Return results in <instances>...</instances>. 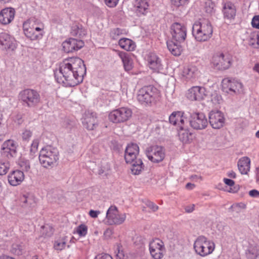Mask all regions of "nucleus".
Returning a JSON list of instances; mask_svg holds the SVG:
<instances>
[{
    "label": "nucleus",
    "instance_id": "obj_1",
    "mask_svg": "<svg viewBox=\"0 0 259 259\" xmlns=\"http://www.w3.org/2000/svg\"><path fill=\"white\" fill-rule=\"evenodd\" d=\"M85 73L83 61L78 57H72L60 63L59 71L55 73V77L59 83L66 87H74L82 81Z\"/></svg>",
    "mask_w": 259,
    "mask_h": 259
},
{
    "label": "nucleus",
    "instance_id": "obj_2",
    "mask_svg": "<svg viewBox=\"0 0 259 259\" xmlns=\"http://www.w3.org/2000/svg\"><path fill=\"white\" fill-rule=\"evenodd\" d=\"M213 29L209 20L200 19L194 23L192 27V34L198 41H205L212 35Z\"/></svg>",
    "mask_w": 259,
    "mask_h": 259
},
{
    "label": "nucleus",
    "instance_id": "obj_3",
    "mask_svg": "<svg viewBox=\"0 0 259 259\" xmlns=\"http://www.w3.org/2000/svg\"><path fill=\"white\" fill-rule=\"evenodd\" d=\"M160 91L153 85L145 86L137 93V99L142 105L147 106L155 104L159 100Z\"/></svg>",
    "mask_w": 259,
    "mask_h": 259
},
{
    "label": "nucleus",
    "instance_id": "obj_4",
    "mask_svg": "<svg viewBox=\"0 0 259 259\" xmlns=\"http://www.w3.org/2000/svg\"><path fill=\"white\" fill-rule=\"evenodd\" d=\"M59 160V151L56 148L47 146L42 148L39 155L40 164L45 168L53 167Z\"/></svg>",
    "mask_w": 259,
    "mask_h": 259
},
{
    "label": "nucleus",
    "instance_id": "obj_5",
    "mask_svg": "<svg viewBox=\"0 0 259 259\" xmlns=\"http://www.w3.org/2000/svg\"><path fill=\"white\" fill-rule=\"evenodd\" d=\"M23 28L25 36L31 40L39 39L43 35L44 26L34 18L24 22Z\"/></svg>",
    "mask_w": 259,
    "mask_h": 259
},
{
    "label": "nucleus",
    "instance_id": "obj_6",
    "mask_svg": "<svg viewBox=\"0 0 259 259\" xmlns=\"http://www.w3.org/2000/svg\"><path fill=\"white\" fill-rule=\"evenodd\" d=\"M18 98L23 105L29 108L34 107L40 102L39 93L33 89L22 90L19 93Z\"/></svg>",
    "mask_w": 259,
    "mask_h": 259
},
{
    "label": "nucleus",
    "instance_id": "obj_7",
    "mask_svg": "<svg viewBox=\"0 0 259 259\" xmlns=\"http://www.w3.org/2000/svg\"><path fill=\"white\" fill-rule=\"evenodd\" d=\"M215 248L213 242L208 240L203 236H199L194 243L195 252L201 256H206L211 254Z\"/></svg>",
    "mask_w": 259,
    "mask_h": 259
},
{
    "label": "nucleus",
    "instance_id": "obj_8",
    "mask_svg": "<svg viewBox=\"0 0 259 259\" xmlns=\"http://www.w3.org/2000/svg\"><path fill=\"white\" fill-rule=\"evenodd\" d=\"M211 64L214 69L224 70L231 66L232 64L231 57L228 54L217 52L213 55Z\"/></svg>",
    "mask_w": 259,
    "mask_h": 259
},
{
    "label": "nucleus",
    "instance_id": "obj_9",
    "mask_svg": "<svg viewBox=\"0 0 259 259\" xmlns=\"http://www.w3.org/2000/svg\"><path fill=\"white\" fill-rule=\"evenodd\" d=\"M132 111L127 107H120L113 110L109 114V119L115 123L125 122L129 120L132 116Z\"/></svg>",
    "mask_w": 259,
    "mask_h": 259
},
{
    "label": "nucleus",
    "instance_id": "obj_10",
    "mask_svg": "<svg viewBox=\"0 0 259 259\" xmlns=\"http://www.w3.org/2000/svg\"><path fill=\"white\" fill-rule=\"evenodd\" d=\"M106 223L109 225H120L123 224L126 218L125 213H120L117 207L111 206L106 212Z\"/></svg>",
    "mask_w": 259,
    "mask_h": 259
},
{
    "label": "nucleus",
    "instance_id": "obj_11",
    "mask_svg": "<svg viewBox=\"0 0 259 259\" xmlns=\"http://www.w3.org/2000/svg\"><path fill=\"white\" fill-rule=\"evenodd\" d=\"M189 122L190 126L194 130L205 129L208 125V120L204 113L193 112L190 114Z\"/></svg>",
    "mask_w": 259,
    "mask_h": 259
},
{
    "label": "nucleus",
    "instance_id": "obj_12",
    "mask_svg": "<svg viewBox=\"0 0 259 259\" xmlns=\"http://www.w3.org/2000/svg\"><path fill=\"white\" fill-rule=\"evenodd\" d=\"M146 154L148 159L153 163L161 162L165 155L164 148L157 145L147 148L146 150Z\"/></svg>",
    "mask_w": 259,
    "mask_h": 259
},
{
    "label": "nucleus",
    "instance_id": "obj_13",
    "mask_svg": "<svg viewBox=\"0 0 259 259\" xmlns=\"http://www.w3.org/2000/svg\"><path fill=\"white\" fill-rule=\"evenodd\" d=\"M170 34L172 39L176 42H184L187 36V28L183 24L175 22L170 27Z\"/></svg>",
    "mask_w": 259,
    "mask_h": 259
},
{
    "label": "nucleus",
    "instance_id": "obj_14",
    "mask_svg": "<svg viewBox=\"0 0 259 259\" xmlns=\"http://www.w3.org/2000/svg\"><path fill=\"white\" fill-rule=\"evenodd\" d=\"M149 251L153 258L161 259L165 251L163 242L158 238L153 239L149 243Z\"/></svg>",
    "mask_w": 259,
    "mask_h": 259
},
{
    "label": "nucleus",
    "instance_id": "obj_15",
    "mask_svg": "<svg viewBox=\"0 0 259 259\" xmlns=\"http://www.w3.org/2000/svg\"><path fill=\"white\" fill-rule=\"evenodd\" d=\"M222 87L226 92L234 93H240L242 91V83L234 78H226L222 81Z\"/></svg>",
    "mask_w": 259,
    "mask_h": 259
},
{
    "label": "nucleus",
    "instance_id": "obj_16",
    "mask_svg": "<svg viewBox=\"0 0 259 259\" xmlns=\"http://www.w3.org/2000/svg\"><path fill=\"white\" fill-rule=\"evenodd\" d=\"M209 123L214 129H220L224 126L225 117L222 112L219 111H212L209 115Z\"/></svg>",
    "mask_w": 259,
    "mask_h": 259
},
{
    "label": "nucleus",
    "instance_id": "obj_17",
    "mask_svg": "<svg viewBox=\"0 0 259 259\" xmlns=\"http://www.w3.org/2000/svg\"><path fill=\"white\" fill-rule=\"evenodd\" d=\"M83 127L88 131L96 129L98 126V120L96 114L88 112L85 113L82 120Z\"/></svg>",
    "mask_w": 259,
    "mask_h": 259
},
{
    "label": "nucleus",
    "instance_id": "obj_18",
    "mask_svg": "<svg viewBox=\"0 0 259 259\" xmlns=\"http://www.w3.org/2000/svg\"><path fill=\"white\" fill-rule=\"evenodd\" d=\"M84 46V42L81 39L70 38L62 43V47L64 52L70 53L77 51Z\"/></svg>",
    "mask_w": 259,
    "mask_h": 259
},
{
    "label": "nucleus",
    "instance_id": "obj_19",
    "mask_svg": "<svg viewBox=\"0 0 259 259\" xmlns=\"http://www.w3.org/2000/svg\"><path fill=\"white\" fill-rule=\"evenodd\" d=\"M139 153V147L137 144L131 143L128 144L125 150L124 159L126 163H131L137 158Z\"/></svg>",
    "mask_w": 259,
    "mask_h": 259
},
{
    "label": "nucleus",
    "instance_id": "obj_20",
    "mask_svg": "<svg viewBox=\"0 0 259 259\" xmlns=\"http://www.w3.org/2000/svg\"><path fill=\"white\" fill-rule=\"evenodd\" d=\"M206 95V90L204 88L196 86L189 90L187 97L192 101L201 100Z\"/></svg>",
    "mask_w": 259,
    "mask_h": 259
},
{
    "label": "nucleus",
    "instance_id": "obj_21",
    "mask_svg": "<svg viewBox=\"0 0 259 259\" xmlns=\"http://www.w3.org/2000/svg\"><path fill=\"white\" fill-rule=\"evenodd\" d=\"M17 146L14 141L8 140L5 141L2 146L1 152L8 158L14 157L16 153Z\"/></svg>",
    "mask_w": 259,
    "mask_h": 259
},
{
    "label": "nucleus",
    "instance_id": "obj_22",
    "mask_svg": "<svg viewBox=\"0 0 259 259\" xmlns=\"http://www.w3.org/2000/svg\"><path fill=\"white\" fill-rule=\"evenodd\" d=\"M184 113L182 111L173 112L169 117L171 124L177 125L180 129L185 127V121L186 118L184 116Z\"/></svg>",
    "mask_w": 259,
    "mask_h": 259
},
{
    "label": "nucleus",
    "instance_id": "obj_23",
    "mask_svg": "<svg viewBox=\"0 0 259 259\" xmlns=\"http://www.w3.org/2000/svg\"><path fill=\"white\" fill-rule=\"evenodd\" d=\"M133 7L138 16L146 15L149 11V4L148 0H134Z\"/></svg>",
    "mask_w": 259,
    "mask_h": 259
},
{
    "label": "nucleus",
    "instance_id": "obj_24",
    "mask_svg": "<svg viewBox=\"0 0 259 259\" xmlns=\"http://www.w3.org/2000/svg\"><path fill=\"white\" fill-rule=\"evenodd\" d=\"M15 15L14 9L7 8L0 12V23L4 25L10 23L14 19Z\"/></svg>",
    "mask_w": 259,
    "mask_h": 259
},
{
    "label": "nucleus",
    "instance_id": "obj_25",
    "mask_svg": "<svg viewBox=\"0 0 259 259\" xmlns=\"http://www.w3.org/2000/svg\"><path fill=\"white\" fill-rule=\"evenodd\" d=\"M147 61L149 68L155 72H159L162 69L161 60L153 53L148 55Z\"/></svg>",
    "mask_w": 259,
    "mask_h": 259
},
{
    "label": "nucleus",
    "instance_id": "obj_26",
    "mask_svg": "<svg viewBox=\"0 0 259 259\" xmlns=\"http://www.w3.org/2000/svg\"><path fill=\"white\" fill-rule=\"evenodd\" d=\"M9 184L13 186L20 185L24 180V175L22 170H16L11 172L8 177Z\"/></svg>",
    "mask_w": 259,
    "mask_h": 259
},
{
    "label": "nucleus",
    "instance_id": "obj_27",
    "mask_svg": "<svg viewBox=\"0 0 259 259\" xmlns=\"http://www.w3.org/2000/svg\"><path fill=\"white\" fill-rule=\"evenodd\" d=\"M0 44L7 50H14L16 48L14 38L5 32L0 34Z\"/></svg>",
    "mask_w": 259,
    "mask_h": 259
},
{
    "label": "nucleus",
    "instance_id": "obj_28",
    "mask_svg": "<svg viewBox=\"0 0 259 259\" xmlns=\"http://www.w3.org/2000/svg\"><path fill=\"white\" fill-rule=\"evenodd\" d=\"M199 73L198 69L194 66H190L185 68L182 73V78L186 81L195 79Z\"/></svg>",
    "mask_w": 259,
    "mask_h": 259
},
{
    "label": "nucleus",
    "instance_id": "obj_29",
    "mask_svg": "<svg viewBox=\"0 0 259 259\" xmlns=\"http://www.w3.org/2000/svg\"><path fill=\"white\" fill-rule=\"evenodd\" d=\"M245 256L247 259H257L259 257V245L249 243L245 249Z\"/></svg>",
    "mask_w": 259,
    "mask_h": 259
},
{
    "label": "nucleus",
    "instance_id": "obj_30",
    "mask_svg": "<svg viewBox=\"0 0 259 259\" xmlns=\"http://www.w3.org/2000/svg\"><path fill=\"white\" fill-rule=\"evenodd\" d=\"M223 12L225 18L228 19H234L236 10L235 6L231 2H226L223 4Z\"/></svg>",
    "mask_w": 259,
    "mask_h": 259
},
{
    "label": "nucleus",
    "instance_id": "obj_31",
    "mask_svg": "<svg viewBox=\"0 0 259 259\" xmlns=\"http://www.w3.org/2000/svg\"><path fill=\"white\" fill-rule=\"evenodd\" d=\"M238 168L242 175H246L250 170V160L246 156L241 158L237 163Z\"/></svg>",
    "mask_w": 259,
    "mask_h": 259
},
{
    "label": "nucleus",
    "instance_id": "obj_32",
    "mask_svg": "<svg viewBox=\"0 0 259 259\" xmlns=\"http://www.w3.org/2000/svg\"><path fill=\"white\" fill-rule=\"evenodd\" d=\"M118 54L122 60L125 70L126 71L131 70L133 67V62L131 55L123 52H118Z\"/></svg>",
    "mask_w": 259,
    "mask_h": 259
},
{
    "label": "nucleus",
    "instance_id": "obj_33",
    "mask_svg": "<svg viewBox=\"0 0 259 259\" xmlns=\"http://www.w3.org/2000/svg\"><path fill=\"white\" fill-rule=\"evenodd\" d=\"M118 45L122 49L127 51H133L135 50L136 47L135 42L127 38L120 39L118 41Z\"/></svg>",
    "mask_w": 259,
    "mask_h": 259
},
{
    "label": "nucleus",
    "instance_id": "obj_34",
    "mask_svg": "<svg viewBox=\"0 0 259 259\" xmlns=\"http://www.w3.org/2000/svg\"><path fill=\"white\" fill-rule=\"evenodd\" d=\"M181 43L176 42L172 40L167 42V47L168 50L174 56H179L181 54L182 47L180 45Z\"/></svg>",
    "mask_w": 259,
    "mask_h": 259
},
{
    "label": "nucleus",
    "instance_id": "obj_35",
    "mask_svg": "<svg viewBox=\"0 0 259 259\" xmlns=\"http://www.w3.org/2000/svg\"><path fill=\"white\" fill-rule=\"evenodd\" d=\"M132 164L131 171L133 175H138L144 169V165L141 159L135 160Z\"/></svg>",
    "mask_w": 259,
    "mask_h": 259
},
{
    "label": "nucleus",
    "instance_id": "obj_36",
    "mask_svg": "<svg viewBox=\"0 0 259 259\" xmlns=\"http://www.w3.org/2000/svg\"><path fill=\"white\" fill-rule=\"evenodd\" d=\"M71 34L72 36L82 38L87 34V31L81 25L75 24L72 26Z\"/></svg>",
    "mask_w": 259,
    "mask_h": 259
},
{
    "label": "nucleus",
    "instance_id": "obj_37",
    "mask_svg": "<svg viewBox=\"0 0 259 259\" xmlns=\"http://www.w3.org/2000/svg\"><path fill=\"white\" fill-rule=\"evenodd\" d=\"M184 128L180 129V140L184 143H189L192 140V135L188 130H185Z\"/></svg>",
    "mask_w": 259,
    "mask_h": 259
},
{
    "label": "nucleus",
    "instance_id": "obj_38",
    "mask_svg": "<svg viewBox=\"0 0 259 259\" xmlns=\"http://www.w3.org/2000/svg\"><path fill=\"white\" fill-rule=\"evenodd\" d=\"M10 168V162L6 160L0 159V175H5Z\"/></svg>",
    "mask_w": 259,
    "mask_h": 259
},
{
    "label": "nucleus",
    "instance_id": "obj_39",
    "mask_svg": "<svg viewBox=\"0 0 259 259\" xmlns=\"http://www.w3.org/2000/svg\"><path fill=\"white\" fill-rule=\"evenodd\" d=\"M249 45L254 48H259V33L254 32L251 33L249 36Z\"/></svg>",
    "mask_w": 259,
    "mask_h": 259
},
{
    "label": "nucleus",
    "instance_id": "obj_40",
    "mask_svg": "<svg viewBox=\"0 0 259 259\" xmlns=\"http://www.w3.org/2000/svg\"><path fill=\"white\" fill-rule=\"evenodd\" d=\"M66 243V239L65 237H63L55 241L54 244V248L57 250H62L65 248Z\"/></svg>",
    "mask_w": 259,
    "mask_h": 259
},
{
    "label": "nucleus",
    "instance_id": "obj_41",
    "mask_svg": "<svg viewBox=\"0 0 259 259\" xmlns=\"http://www.w3.org/2000/svg\"><path fill=\"white\" fill-rule=\"evenodd\" d=\"M223 181L225 184L231 187L230 190L228 191L229 192L234 193L238 191L239 189L238 187H234V188H232V187L234 186L235 185V182L234 181L227 178H224L223 179Z\"/></svg>",
    "mask_w": 259,
    "mask_h": 259
},
{
    "label": "nucleus",
    "instance_id": "obj_42",
    "mask_svg": "<svg viewBox=\"0 0 259 259\" xmlns=\"http://www.w3.org/2000/svg\"><path fill=\"white\" fill-rule=\"evenodd\" d=\"M39 143L38 139H35L33 140L30 148V154L32 157L37 152Z\"/></svg>",
    "mask_w": 259,
    "mask_h": 259
},
{
    "label": "nucleus",
    "instance_id": "obj_43",
    "mask_svg": "<svg viewBox=\"0 0 259 259\" xmlns=\"http://www.w3.org/2000/svg\"><path fill=\"white\" fill-rule=\"evenodd\" d=\"M76 232L79 236L84 237L87 234L88 227L86 225L81 224L77 227Z\"/></svg>",
    "mask_w": 259,
    "mask_h": 259
},
{
    "label": "nucleus",
    "instance_id": "obj_44",
    "mask_svg": "<svg viewBox=\"0 0 259 259\" xmlns=\"http://www.w3.org/2000/svg\"><path fill=\"white\" fill-rule=\"evenodd\" d=\"M215 4L212 1L208 0L205 2V10L207 13L211 14L214 11Z\"/></svg>",
    "mask_w": 259,
    "mask_h": 259
},
{
    "label": "nucleus",
    "instance_id": "obj_45",
    "mask_svg": "<svg viewBox=\"0 0 259 259\" xmlns=\"http://www.w3.org/2000/svg\"><path fill=\"white\" fill-rule=\"evenodd\" d=\"M19 165L21 169L24 171H28L30 168V163L28 160L21 159L20 160Z\"/></svg>",
    "mask_w": 259,
    "mask_h": 259
},
{
    "label": "nucleus",
    "instance_id": "obj_46",
    "mask_svg": "<svg viewBox=\"0 0 259 259\" xmlns=\"http://www.w3.org/2000/svg\"><path fill=\"white\" fill-rule=\"evenodd\" d=\"M32 135V132L30 130L27 129L23 130L21 134L22 138L24 141L29 140V139L31 137Z\"/></svg>",
    "mask_w": 259,
    "mask_h": 259
},
{
    "label": "nucleus",
    "instance_id": "obj_47",
    "mask_svg": "<svg viewBox=\"0 0 259 259\" xmlns=\"http://www.w3.org/2000/svg\"><path fill=\"white\" fill-rule=\"evenodd\" d=\"M188 2L189 0H171V4L177 7L185 6Z\"/></svg>",
    "mask_w": 259,
    "mask_h": 259
},
{
    "label": "nucleus",
    "instance_id": "obj_48",
    "mask_svg": "<svg viewBox=\"0 0 259 259\" xmlns=\"http://www.w3.org/2000/svg\"><path fill=\"white\" fill-rule=\"evenodd\" d=\"M123 30L119 28L114 29L111 33V35L113 39H116L118 36L123 33Z\"/></svg>",
    "mask_w": 259,
    "mask_h": 259
},
{
    "label": "nucleus",
    "instance_id": "obj_49",
    "mask_svg": "<svg viewBox=\"0 0 259 259\" xmlns=\"http://www.w3.org/2000/svg\"><path fill=\"white\" fill-rule=\"evenodd\" d=\"M146 205L153 212H155L158 209V206L153 202L150 201L146 202Z\"/></svg>",
    "mask_w": 259,
    "mask_h": 259
},
{
    "label": "nucleus",
    "instance_id": "obj_50",
    "mask_svg": "<svg viewBox=\"0 0 259 259\" xmlns=\"http://www.w3.org/2000/svg\"><path fill=\"white\" fill-rule=\"evenodd\" d=\"M251 24L253 27L259 29V15L253 17Z\"/></svg>",
    "mask_w": 259,
    "mask_h": 259
},
{
    "label": "nucleus",
    "instance_id": "obj_51",
    "mask_svg": "<svg viewBox=\"0 0 259 259\" xmlns=\"http://www.w3.org/2000/svg\"><path fill=\"white\" fill-rule=\"evenodd\" d=\"M118 1L119 0H105V3L108 7L113 8L117 5Z\"/></svg>",
    "mask_w": 259,
    "mask_h": 259
},
{
    "label": "nucleus",
    "instance_id": "obj_52",
    "mask_svg": "<svg viewBox=\"0 0 259 259\" xmlns=\"http://www.w3.org/2000/svg\"><path fill=\"white\" fill-rule=\"evenodd\" d=\"M112 234L113 230L110 228H108L104 232V237L107 239L110 238Z\"/></svg>",
    "mask_w": 259,
    "mask_h": 259
},
{
    "label": "nucleus",
    "instance_id": "obj_53",
    "mask_svg": "<svg viewBox=\"0 0 259 259\" xmlns=\"http://www.w3.org/2000/svg\"><path fill=\"white\" fill-rule=\"evenodd\" d=\"M94 259H113V258L108 254H100L97 255Z\"/></svg>",
    "mask_w": 259,
    "mask_h": 259
},
{
    "label": "nucleus",
    "instance_id": "obj_54",
    "mask_svg": "<svg viewBox=\"0 0 259 259\" xmlns=\"http://www.w3.org/2000/svg\"><path fill=\"white\" fill-rule=\"evenodd\" d=\"M249 195L252 197L254 198L259 197V191L256 190H252L249 192Z\"/></svg>",
    "mask_w": 259,
    "mask_h": 259
},
{
    "label": "nucleus",
    "instance_id": "obj_55",
    "mask_svg": "<svg viewBox=\"0 0 259 259\" xmlns=\"http://www.w3.org/2000/svg\"><path fill=\"white\" fill-rule=\"evenodd\" d=\"M100 211L91 210L89 211V215H90L91 217L93 218H96L98 217V215H99V214H100Z\"/></svg>",
    "mask_w": 259,
    "mask_h": 259
},
{
    "label": "nucleus",
    "instance_id": "obj_56",
    "mask_svg": "<svg viewBox=\"0 0 259 259\" xmlns=\"http://www.w3.org/2000/svg\"><path fill=\"white\" fill-rule=\"evenodd\" d=\"M195 205L194 204L186 206L185 208L186 212L190 213L194 210Z\"/></svg>",
    "mask_w": 259,
    "mask_h": 259
},
{
    "label": "nucleus",
    "instance_id": "obj_57",
    "mask_svg": "<svg viewBox=\"0 0 259 259\" xmlns=\"http://www.w3.org/2000/svg\"><path fill=\"white\" fill-rule=\"evenodd\" d=\"M118 252L116 254V256L119 258V259H124V255L122 250H120L118 248Z\"/></svg>",
    "mask_w": 259,
    "mask_h": 259
},
{
    "label": "nucleus",
    "instance_id": "obj_58",
    "mask_svg": "<svg viewBox=\"0 0 259 259\" xmlns=\"http://www.w3.org/2000/svg\"><path fill=\"white\" fill-rule=\"evenodd\" d=\"M15 122L20 125L23 122V119L21 115H17L16 119H15Z\"/></svg>",
    "mask_w": 259,
    "mask_h": 259
},
{
    "label": "nucleus",
    "instance_id": "obj_59",
    "mask_svg": "<svg viewBox=\"0 0 259 259\" xmlns=\"http://www.w3.org/2000/svg\"><path fill=\"white\" fill-rule=\"evenodd\" d=\"M190 178L192 180L195 181H197L198 180H202V178L201 176L196 175H192Z\"/></svg>",
    "mask_w": 259,
    "mask_h": 259
},
{
    "label": "nucleus",
    "instance_id": "obj_60",
    "mask_svg": "<svg viewBox=\"0 0 259 259\" xmlns=\"http://www.w3.org/2000/svg\"><path fill=\"white\" fill-rule=\"evenodd\" d=\"M227 176L229 177H230L231 178H233V179H235L236 177V173L233 170H231V171L228 172Z\"/></svg>",
    "mask_w": 259,
    "mask_h": 259
},
{
    "label": "nucleus",
    "instance_id": "obj_61",
    "mask_svg": "<svg viewBox=\"0 0 259 259\" xmlns=\"http://www.w3.org/2000/svg\"><path fill=\"white\" fill-rule=\"evenodd\" d=\"M195 185L190 183H188L186 185V188L187 189L192 190L195 187Z\"/></svg>",
    "mask_w": 259,
    "mask_h": 259
},
{
    "label": "nucleus",
    "instance_id": "obj_62",
    "mask_svg": "<svg viewBox=\"0 0 259 259\" xmlns=\"http://www.w3.org/2000/svg\"><path fill=\"white\" fill-rule=\"evenodd\" d=\"M253 70L259 73V64H255L253 67Z\"/></svg>",
    "mask_w": 259,
    "mask_h": 259
},
{
    "label": "nucleus",
    "instance_id": "obj_63",
    "mask_svg": "<svg viewBox=\"0 0 259 259\" xmlns=\"http://www.w3.org/2000/svg\"><path fill=\"white\" fill-rule=\"evenodd\" d=\"M0 259H15L13 257H10L9 256H0Z\"/></svg>",
    "mask_w": 259,
    "mask_h": 259
},
{
    "label": "nucleus",
    "instance_id": "obj_64",
    "mask_svg": "<svg viewBox=\"0 0 259 259\" xmlns=\"http://www.w3.org/2000/svg\"><path fill=\"white\" fill-rule=\"evenodd\" d=\"M105 173V171L104 169H103L102 168H101L99 170V172H98V174L100 175H103Z\"/></svg>",
    "mask_w": 259,
    "mask_h": 259
}]
</instances>
